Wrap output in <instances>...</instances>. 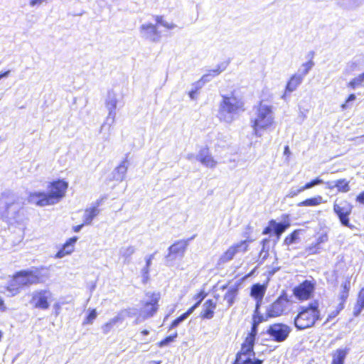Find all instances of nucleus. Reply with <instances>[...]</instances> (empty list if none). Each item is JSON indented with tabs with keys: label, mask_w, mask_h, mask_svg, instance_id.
I'll list each match as a JSON object with an SVG mask.
<instances>
[{
	"label": "nucleus",
	"mask_w": 364,
	"mask_h": 364,
	"mask_svg": "<svg viewBox=\"0 0 364 364\" xmlns=\"http://www.w3.org/2000/svg\"><path fill=\"white\" fill-rule=\"evenodd\" d=\"M68 187V183L63 180L53 181L48 186V193L41 191L31 193L28 201L41 207L55 205L64 198Z\"/></svg>",
	"instance_id": "1"
},
{
	"label": "nucleus",
	"mask_w": 364,
	"mask_h": 364,
	"mask_svg": "<svg viewBox=\"0 0 364 364\" xmlns=\"http://www.w3.org/2000/svg\"><path fill=\"white\" fill-rule=\"evenodd\" d=\"M318 184V177H316L314 180H312L311 181H310L309 183H306L304 186H302L300 187H292L289 190L287 196L289 197V198H293V197L297 196L301 192H302L306 189L311 188Z\"/></svg>",
	"instance_id": "23"
},
{
	"label": "nucleus",
	"mask_w": 364,
	"mask_h": 364,
	"mask_svg": "<svg viewBox=\"0 0 364 364\" xmlns=\"http://www.w3.org/2000/svg\"><path fill=\"white\" fill-rule=\"evenodd\" d=\"M51 296L52 294L49 290H36L31 294L30 304L36 309L46 310L50 306L48 299H50Z\"/></svg>",
	"instance_id": "11"
},
{
	"label": "nucleus",
	"mask_w": 364,
	"mask_h": 364,
	"mask_svg": "<svg viewBox=\"0 0 364 364\" xmlns=\"http://www.w3.org/2000/svg\"><path fill=\"white\" fill-rule=\"evenodd\" d=\"M100 213V210L97 206L87 208L83 215V222L85 225H90L93 219Z\"/></svg>",
	"instance_id": "26"
},
{
	"label": "nucleus",
	"mask_w": 364,
	"mask_h": 364,
	"mask_svg": "<svg viewBox=\"0 0 364 364\" xmlns=\"http://www.w3.org/2000/svg\"><path fill=\"white\" fill-rule=\"evenodd\" d=\"M303 78L299 75L295 73L288 81L286 86V92H291L294 91L297 87L301 83ZM286 94L282 96V98L285 97Z\"/></svg>",
	"instance_id": "25"
},
{
	"label": "nucleus",
	"mask_w": 364,
	"mask_h": 364,
	"mask_svg": "<svg viewBox=\"0 0 364 364\" xmlns=\"http://www.w3.org/2000/svg\"><path fill=\"white\" fill-rule=\"evenodd\" d=\"M226 67V63L219 64L216 69L211 70L209 73L203 75L200 80L203 81V84L205 85V83L210 81L213 77L218 75L221 72L225 70Z\"/></svg>",
	"instance_id": "24"
},
{
	"label": "nucleus",
	"mask_w": 364,
	"mask_h": 364,
	"mask_svg": "<svg viewBox=\"0 0 364 364\" xmlns=\"http://www.w3.org/2000/svg\"><path fill=\"white\" fill-rule=\"evenodd\" d=\"M318 250V239L316 240V242L314 245L311 246L306 249V252L309 254H314L316 253Z\"/></svg>",
	"instance_id": "52"
},
{
	"label": "nucleus",
	"mask_w": 364,
	"mask_h": 364,
	"mask_svg": "<svg viewBox=\"0 0 364 364\" xmlns=\"http://www.w3.org/2000/svg\"><path fill=\"white\" fill-rule=\"evenodd\" d=\"M146 296L149 299L143 303V307L140 309L141 316L144 319H147L154 316L159 309V301L160 294L159 293H147Z\"/></svg>",
	"instance_id": "10"
},
{
	"label": "nucleus",
	"mask_w": 364,
	"mask_h": 364,
	"mask_svg": "<svg viewBox=\"0 0 364 364\" xmlns=\"http://www.w3.org/2000/svg\"><path fill=\"white\" fill-rule=\"evenodd\" d=\"M356 99V96L355 94H350L348 95V98L346 100V102L344 105H343V108H347L349 105L352 102H353Z\"/></svg>",
	"instance_id": "50"
},
{
	"label": "nucleus",
	"mask_w": 364,
	"mask_h": 364,
	"mask_svg": "<svg viewBox=\"0 0 364 364\" xmlns=\"http://www.w3.org/2000/svg\"><path fill=\"white\" fill-rule=\"evenodd\" d=\"M263 360L255 357H246L240 358V355H236L234 364H262Z\"/></svg>",
	"instance_id": "33"
},
{
	"label": "nucleus",
	"mask_w": 364,
	"mask_h": 364,
	"mask_svg": "<svg viewBox=\"0 0 364 364\" xmlns=\"http://www.w3.org/2000/svg\"><path fill=\"white\" fill-rule=\"evenodd\" d=\"M197 161H200L203 166L208 168H215L217 161L213 159L209 149L206 146L201 148L196 156Z\"/></svg>",
	"instance_id": "18"
},
{
	"label": "nucleus",
	"mask_w": 364,
	"mask_h": 364,
	"mask_svg": "<svg viewBox=\"0 0 364 364\" xmlns=\"http://www.w3.org/2000/svg\"><path fill=\"white\" fill-rule=\"evenodd\" d=\"M204 85L203 84V81H200V80L197 82H196L195 83H193L192 85V89L193 90H195L196 92H198V91L202 88V87Z\"/></svg>",
	"instance_id": "57"
},
{
	"label": "nucleus",
	"mask_w": 364,
	"mask_h": 364,
	"mask_svg": "<svg viewBox=\"0 0 364 364\" xmlns=\"http://www.w3.org/2000/svg\"><path fill=\"white\" fill-rule=\"evenodd\" d=\"M265 319L264 318L263 315H257V314H253L252 317V334L257 333L258 332V326L259 323L264 321Z\"/></svg>",
	"instance_id": "36"
},
{
	"label": "nucleus",
	"mask_w": 364,
	"mask_h": 364,
	"mask_svg": "<svg viewBox=\"0 0 364 364\" xmlns=\"http://www.w3.org/2000/svg\"><path fill=\"white\" fill-rule=\"evenodd\" d=\"M117 95L113 91H109L106 99V107L107 108L109 113L106 122L101 127V131L105 127L107 124L110 127L111 124L114 122L116 115L115 109L117 108Z\"/></svg>",
	"instance_id": "14"
},
{
	"label": "nucleus",
	"mask_w": 364,
	"mask_h": 364,
	"mask_svg": "<svg viewBox=\"0 0 364 364\" xmlns=\"http://www.w3.org/2000/svg\"><path fill=\"white\" fill-rule=\"evenodd\" d=\"M21 289V287L20 284H18L16 274H14L13 278L9 282L6 289L12 296H14L20 292Z\"/></svg>",
	"instance_id": "31"
},
{
	"label": "nucleus",
	"mask_w": 364,
	"mask_h": 364,
	"mask_svg": "<svg viewBox=\"0 0 364 364\" xmlns=\"http://www.w3.org/2000/svg\"><path fill=\"white\" fill-rule=\"evenodd\" d=\"M337 4L344 8L348 9H355L360 6L364 0H336Z\"/></svg>",
	"instance_id": "32"
},
{
	"label": "nucleus",
	"mask_w": 364,
	"mask_h": 364,
	"mask_svg": "<svg viewBox=\"0 0 364 364\" xmlns=\"http://www.w3.org/2000/svg\"><path fill=\"white\" fill-rule=\"evenodd\" d=\"M254 346L249 345L247 343H243L242 344V348L240 351H239L237 355H240V358H243V356L245 357H255V353L253 350Z\"/></svg>",
	"instance_id": "34"
},
{
	"label": "nucleus",
	"mask_w": 364,
	"mask_h": 364,
	"mask_svg": "<svg viewBox=\"0 0 364 364\" xmlns=\"http://www.w3.org/2000/svg\"><path fill=\"white\" fill-rule=\"evenodd\" d=\"M269 242H270V240H269V238L263 239L262 240V242H261L262 245V247L261 250H264V251L269 252Z\"/></svg>",
	"instance_id": "55"
},
{
	"label": "nucleus",
	"mask_w": 364,
	"mask_h": 364,
	"mask_svg": "<svg viewBox=\"0 0 364 364\" xmlns=\"http://www.w3.org/2000/svg\"><path fill=\"white\" fill-rule=\"evenodd\" d=\"M336 186L339 191L348 192L350 189L348 181L346 179H341L336 181Z\"/></svg>",
	"instance_id": "42"
},
{
	"label": "nucleus",
	"mask_w": 364,
	"mask_h": 364,
	"mask_svg": "<svg viewBox=\"0 0 364 364\" xmlns=\"http://www.w3.org/2000/svg\"><path fill=\"white\" fill-rule=\"evenodd\" d=\"M187 318L183 315L181 314L180 316L174 319L170 326V329L176 328L178 326H179L183 321H184Z\"/></svg>",
	"instance_id": "47"
},
{
	"label": "nucleus",
	"mask_w": 364,
	"mask_h": 364,
	"mask_svg": "<svg viewBox=\"0 0 364 364\" xmlns=\"http://www.w3.org/2000/svg\"><path fill=\"white\" fill-rule=\"evenodd\" d=\"M178 333L175 332L173 335L168 336L161 340L159 343H158V346L160 348H163L164 346H168L171 343L173 342L174 340L177 338Z\"/></svg>",
	"instance_id": "41"
},
{
	"label": "nucleus",
	"mask_w": 364,
	"mask_h": 364,
	"mask_svg": "<svg viewBox=\"0 0 364 364\" xmlns=\"http://www.w3.org/2000/svg\"><path fill=\"white\" fill-rule=\"evenodd\" d=\"M248 245L247 240H242L228 248L219 259V264H225L233 259L236 253L242 250L246 252L247 250Z\"/></svg>",
	"instance_id": "16"
},
{
	"label": "nucleus",
	"mask_w": 364,
	"mask_h": 364,
	"mask_svg": "<svg viewBox=\"0 0 364 364\" xmlns=\"http://www.w3.org/2000/svg\"><path fill=\"white\" fill-rule=\"evenodd\" d=\"M97 313L96 309H92L89 311L87 316H86L85 321H83V324H91L93 321L97 318Z\"/></svg>",
	"instance_id": "46"
},
{
	"label": "nucleus",
	"mask_w": 364,
	"mask_h": 364,
	"mask_svg": "<svg viewBox=\"0 0 364 364\" xmlns=\"http://www.w3.org/2000/svg\"><path fill=\"white\" fill-rule=\"evenodd\" d=\"M141 273L143 277V281L144 282H145L149 279V267L145 266L142 269Z\"/></svg>",
	"instance_id": "56"
},
{
	"label": "nucleus",
	"mask_w": 364,
	"mask_h": 364,
	"mask_svg": "<svg viewBox=\"0 0 364 364\" xmlns=\"http://www.w3.org/2000/svg\"><path fill=\"white\" fill-rule=\"evenodd\" d=\"M364 309V287L362 288L358 295L357 302L353 310L354 316H358Z\"/></svg>",
	"instance_id": "29"
},
{
	"label": "nucleus",
	"mask_w": 364,
	"mask_h": 364,
	"mask_svg": "<svg viewBox=\"0 0 364 364\" xmlns=\"http://www.w3.org/2000/svg\"><path fill=\"white\" fill-rule=\"evenodd\" d=\"M198 307V304H194L191 308H189L185 313L183 314L188 318L190 315H191L193 311Z\"/></svg>",
	"instance_id": "54"
},
{
	"label": "nucleus",
	"mask_w": 364,
	"mask_h": 364,
	"mask_svg": "<svg viewBox=\"0 0 364 364\" xmlns=\"http://www.w3.org/2000/svg\"><path fill=\"white\" fill-rule=\"evenodd\" d=\"M269 257V252L260 250L259 254V264H262Z\"/></svg>",
	"instance_id": "51"
},
{
	"label": "nucleus",
	"mask_w": 364,
	"mask_h": 364,
	"mask_svg": "<svg viewBox=\"0 0 364 364\" xmlns=\"http://www.w3.org/2000/svg\"><path fill=\"white\" fill-rule=\"evenodd\" d=\"M140 32L143 38L151 42H159L161 38L156 26L151 23L141 25Z\"/></svg>",
	"instance_id": "17"
},
{
	"label": "nucleus",
	"mask_w": 364,
	"mask_h": 364,
	"mask_svg": "<svg viewBox=\"0 0 364 364\" xmlns=\"http://www.w3.org/2000/svg\"><path fill=\"white\" fill-rule=\"evenodd\" d=\"M266 287L259 283L255 284L251 287L250 296L254 298L263 299L266 292Z\"/></svg>",
	"instance_id": "27"
},
{
	"label": "nucleus",
	"mask_w": 364,
	"mask_h": 364,
	"mask_svg": "<svg viewBox=\"0 0 364 364\" xmlns=\"http://www.w3.org/2000/svg\"><path fill=\"white\" fill-rule=\"evenodd\" d=\"M47 0H30V6H35L41 4L43 2L46 1Z\"/></svg>",
	"instance_id": "58"
},
{
	"label": "nucleus",
	"mask_w": 364,
	"mask_h": 364,
	"mask_svg": "<svg viewBox=\"0 0 364 364\" xmlns=\"http://www.w3.org/2000/svg\"><path fill=\"white\" fill-rule=\"evenodd\" d=\"M317 205H318V198L316 197L306 199L298 203V206H316Z\"/></svg>",
	"instance_id": "44"
},
{
	"label": "nucleus",
	"mask_w": 364,
	"mask_h": 364,
	"mask_svg": "<svg viewBox=\"0 0 364 364\" xmlns=\"http://www.w3.org/2000/svg\"><path fill=\"white\" fill-rule=\"evenodd\" d=\"M346 356V353L343 350H338L331 364H343Z\"/></svg>",
	"instance_id": "39"
},
{
	"label": "nucleus",
	"mask_w": 364,
	"mask_h": 364,
	"mask_svg": "<svg viewBox=\"0 0 364 364\" xmlns=\"http://www.w3.org/2000/svg\"><path fill=\"white\" fill-rule=\"evenodd\" d=\"M357 201L364 205V191L361 192L356 198Z\"/></svg>",
	"instance_id": "61"
},
{
	"label": "nucleus",
	"mask_w": 364,
	"mask_h": 364,
	"mask_svg": "<svg viewBox=\"0 0 364 364\" xmlns=\"http://www.w3.org/2000/svg\"><path fill=\"white\" fill-rule=\"evenodd\" d=\"M339 314L338 311H337L336 309L333 311L328 316V318L326 320V321H331L332 320L333 318H336L338 314Z\"/></svg>",
	"instance_id": "59"
},
{
	"label": "nucleus",
	"mask_w": 364,
	"mask_h": 364,
	"mask_svg": "<svg viewBox=\"0 0 364 364\" xmlns=\"http://www.w3.org/2000/svg\"><path fill=\"white\" fill-rule=\"evenodd\" d=\"M289 299L286 294L280 295L267 309V317L272 318L282 315L287 309Z\"/></svg>",
	"instance_id": "13"
},
{
	"label": "nucleus",
	"mask_w": 364,
	"mask_h": 364,
	"mask_svg": "<svg viewBox=\"0 0 364 364\" xmlns=\"http://www.w3.org/2000/svg\"><path fill=\"white\" fill-rule=\"evenodd\" d=\"M207 296V293L204 290H201L199 293L196 294L193 297L197 301L195 304H198V306L200 305L203 299Z\"/></svg>",
	"instance_id": "48"
},
{
	"label": "nucleus",
	"mask_w": 364,
	"mask_h": 364,
	"mask_svg": "<svg viewBox=\"0 0 364 364\" xmlns=\"http://www.w3.org/2000/svg\"><path fill=\"white\" fill-rule=\"evenodd\" d=\"M77 237H73L68 240L65 243L68 245H70L71 247L73 248L74 244L77 242Z\"/></svg>",
	"instance_id": "60"
},
{
	"label": "nucleus",
	"mask_w": 364,
	"mask_h": 364,
	"mask_svg": "<svg viewBox=\"0 0 364 364\" xmlns=\"http://www.w3.org/2000/svg\"><path fill=\"white\" fill-rule=\"evenodd\" d=\"M329 232L330 228L328 227L320 228V245L328 241Z\"/></svg>",
	"instance_id": "45"
},
{
	"label": "nucleus",
	"mask_w": 364,
	"mask_h": 364,
	"mask_svg": "<svg viewBox=\"0 0 364 364\" xmlns=\"http://www.w3.org/2000/svg\"><path fill=\"white\" fill-rule=\"evenodd\" d=\"M299 230H294L290 235H289L284 240V245H290L295 244L299 240Z\"/></svg>",
	"instance_id": "37"
},
{
	"label": "nucleus",
	"mask_w": 364,
	"mask_h": 364,
	"mask_svg": "<svg viewBox=\"0 0 364 364\" xmlns=\"http://www.w3.org/2000/svg\"><path fill=\"white\" fill-rule=\"evenodd\" d=\"M136 248L134 246L122 247L119 250V255L124 258V263L129 264L132 256L135 252Z\"/></svg>",
	"instance_id": "28"
},
{
	"label": "nucleus",
	"mask_w": 364,
	"mask_h": 364,
	"mask_svg": "<svg viewBox=\"0 0 364 364\" xmlns=\"http://www.w3.org/2000/svg\"><path fill=\"white\" fill-rule=\"evenodd\" d=\"M364 82V73L359 75L358 77L352 79L349 82L348 86L352 89H355L358 87L363 86V83Z\"/></svg>",
	"instance_id": "38"
},
{
	"label": "nucleus",
	"mask_w": 364,
	"mask_h": 364,
	"mask_svg": "<svg viewBox=\"0 0 364 364\" xmlns=\"http://www.w3.org/2000/svg\"><path fill=\"white\" fill-rule=\"evenodd\" d=\"M155 20H156V23L160 24V25L166 27V28L173 29L176 27V24H174L173 23H169L168 22L165 21L164 20V18L162 16H156Z\"/></svg>",
	"instance_id": "43"
},
{
	"label": "nucleus",
	"mask_w": 364,
	"mask_h": 364,
	"mask_svg": "<svg viewBox=\"0 0 364 364\" xmlns=\"http://www.w3.org/2000/svg\"><path fill=\"white\" fill-rule=\"evenodd\" d=\"M1 203L4 204V210L2 213L4 217L9 220L19 222L21 220V213L23 203L16 194L10 191H6L1 193Z\"/></svg>",
	"instance_id": "4"
},
{
	"label": "nucleus",
	"mask_w": 364,
	"mask_h": 364,
	"mask_svg": "<svg viewBox=\"0 0 364 364\" xmlns=\"http://www.w3.org/2000/svg\"><path fill=\"white\" fill-rule=\"evenodd\" d=\"M273 120L272 106L262 102H259L258 105L254 106L250 122L254 133L257 136H260L259 131L271 126Z\"/></svg>",
	"instance_id": "3"
},
{
	"label": "nucleus",
	"mask_w": 364,
	"mask_h": 364,
	"mask_svg": "<svg viewBox=\"0 0 364 364\" xmlns=\"http://www.w3.org/2000/svg\"><path fill=\"white\" fill-rule=\"evenodd\" d=\"M125 316H130V313L128 310H122L118 314L109 320L107 323L102 326V332L105 334L108 333L114 325L118 323H122Z\"/></svg>",
	"instance_id": "19"
},
{
	"label": "nucleus",
	"mask_w": 364,
	"mask_h": 364,
	"mask_svg": "<svg viewBox=\"0 0 364 364\" xmlns=\"http://www.w3.org/2000/svg\"><path fill=\"white\" fill-rule=\"evenodd\" d=\"M84 225H85V224H84V223H82V224H81V225H76V226L73 227V230H74V232H79L82 230V227L84 226Z\"/></svg>",
	"instance_id": "63"
},
{
	"label": "nucleus",
	"mask_w": 364,
	"mask_h": 364,
	"mask_svg": "<svg viewBox=\"0 0 364 364\" xmlns=\"http://www.w3.org/2000/svg\"><path fill=\"white\" fill-rule=\"evenodd\" d=\"M216 306V302L213 299L206 300L202 306V311L200 315V318L203 319L213 318Z\"/></svg>",
	"instance_id": "20"
},
{
	"label": "nucleus",
	"mask_w": 364,
	"mask_h": 364,
	"mask_svg": "<svg viewBox=\"0 0 364 364\" xmlns=\"http://www.w3.org/2000/svg\"><path fill=\"white\" fill-rule=\"evenodd\" d=\"M350 288V282L349 279H346L344 282L341 284V291L339 296L340 301L346 302Z\"/></svg>",
	"instance_id": "35"
},
{
	"label": "nucleus",
	"mask_w": 364,
	"mask_h": 364,
	"mask_svg": "<svg viewBox=\"0 0 364 364\" xmlns=\"http://www.w3.org/2000/svg\"><path fill=\"white\" fill-rule=\"evenodd\" d=\"M244 103L242 100L235 95L233 92L222 95L220 102L218 117L220 121L231 123L240 110H243Z\"/></svg>",
	"instance_id": "2"
},
{
	"label": "nucleus",
	"mask_w": 364,
	"mask_h": 364,
	"mask_svg": "<svg viewBox=\"0 0 364 364\" xmlns=\"http://www.w3.org/2000/svg\"><path fill=\"white\" fill-rule=\"evenodd\" d=\"M353 206L346 200H336L333 205L334 213L338 216L342 225L350 228L349 215Z\"/></svg>",
	"instance_id": "9"
},
{
	"label": "nucleus",
	"mask_w": 364,
	"mask_h": 364,
	"mask_svg": "<svg viewBox=\"0 0 364 364\" xmlns=\"http://www.w3.org/2000/svg\"><path fill=\"white\" fill-rule=\"evenodd\" d=\"M316 289V282L306 279L293 289L294 296L299 301L310 299Z\"/></svg>",
	"instance_id": "8"
},
{
	"label": "nucleus",
	"mask_w": 364,
	"mask_h": 364,
	"mask_svg": "<svg viewBox=\"0 0 364 364\" xmlns=\"http://www.w3.org/2000/svg\"><path fill=\"white\" fill-rule=\"evenodd\" d=\"M314 56V53L311 51L309 52L306 55V59L308 60L307 62L303 63L299 68L296 74L299 75L301 78H304V77L308 74L309 70L314 65V63L312 60Z\"/></svg>",
	"instance_id": "22"
},
{
	"label": "nucleus",
	"mask_w": 364,
	"mask_h": 364,
	"mask_svg": "<svg viewBox=\"0 0 364 364\" xmlns=\"http://www.w3.org/2000/svg\"><path fill=\"white\" fill-rule=\"evenodd\" d=\"M257 333L252 334V331L248 333L247 336L245 338V341L244 343H247L249 345L254 346L255 342V338L257 336Z\"/></svg>",
	"instance_id": "49"
},
{
	"label": "nucleus",
	"mask_w": 364,
	"mask_h": 364,
	"mask_svg": "<svg viewBox=\"0 0 364 364\" xmlns=\"http://www.w3.org/2000/svg\"><path fill=\"white\" fill-rule=\"evenodd\" d=\"M318 319V301L314 300L307 306H300L294 323L298 330L311 327Z\"/></svg>",
	"instance_id": "5"
},
{
	"label": "nucleus",
	"mask_w": 364,
	"mask_h": 364,
	"mask_svg": "<svg viewBox=\"0 0 364 364\" xmlns=\"http://www.w3.org/2000/svg\"><path fill=\"white\" fill-rule=\"evenodd\" d=\"M291 331V328L290 326L284 323H277L270 325L266 332L272 341L281 343L287 340Z\"/></svg>",
	"instance_id": "7"
},
{
	"label": "nucleus",
	"mask_w": 364,
	"mask_h": 364,
	"mask_svg": "<svg viewBox=\"0 0 364 364\" xmlns=\"http://www.w3.org/2000/svg\"><path fill=\"white\" fill-rule=\"evenodd\" d=\"M10 73H11V70H6L5 72H2V73H0V80L3 78H6L7 77H9V75H10Z\"/></svg>",
	"instance_id": "62"
},
{
	"label": "nucleus",
	"mask_w": 364,
	"mask_h": 364,
	"mask_svg": "<svg viewBox=\"0 0 364 364\" xmlns=\"http://www.w3.org/2000/svg\"><path fill=\"white\" fill-rule=\"evenodd\" d=\"M128 165L129 162L126 158L113 170L112 173L113 179L120 182L122 181L125 178Z\"/></svg>",
	"instance_id": "21"
},
{
	"label": "nucleus",
	"mask_w": 364,
	"mask_h": 364,
	"mask_svg": "<svg viewBox=\"0 0 364 364\" xmlns=\"http://www.w3.org/2000/svg\"><path fill=\"white\" fill-rule=\"evenodd\" d=\"M197 94V92H196L195 90H193L191 89L190 91H189V97L191 100H194L195 97H196V95Z\"/></svg>",
	"instance_id": "64"
},
{
	"label": "nucleus",
	"mask_w": 364,
	"mask_h": 364,
	"mask_svg": "<svg viewBox=\"0 0 364 364\" xmlns=\"http://www.w3.org/2000/svg\"><path fill=\"white\" fill-rule=\"evenodd\" d=\"M238 286L235 285L230 287L228 291L225 293L224 296V299L226 300L228 303V306L230 307L235 303V299L238 294Z\"/></svg>",
	"instance_id": "30"
},
{
	"label": "nucleus",
	"mask_w": 364,
	"mask_h": 364,
	"mask_svg": "<svg viewBox=\"0 0 364 364\" xmlns=\"http://www.w3.org/2000/svg\"><path fill=\"white\" fill-rule=\"evenodd\" d=\"M194 237H190L185 240H178L172 245H171L168 250V253L166 255V258H171V259H176L177 257H183L186 248L189 244V242L193 239Z\"/></svg>",
	"instance_id": "15"
},
{
	"label": "nucleus",
	"mask_w": 364,
	"mask_h": 364,
	"mask_svg": "<svg viewBox=\"0 0 364 364\" xmlns=\"http://www.w3.org/2000/svg\"><path fill=\"white\" fill-rule=\"evenodd\" d=\"M15 274L21 288L40 282V274L37 269L21 270L16 272Z\"/></svg>",
	"instance_id": "12"
},
{
	"label": "nucleus",
	"mask_w": 364,
	"mask_h": 364,
	"mask_svg": "<svg viewBox=\"0 0 364 364\" xmlns=\"http://www.w3.org/2000/svg\"><path fill=\"white\" fill-rule=\"evenodd\" d=\"M290 227V222L288 215H282V220L277 222L274 220H269L268 225L263 230L262 235L273 234L277 237L275 242L279 239L283 232Z\"/></svg>",
	"instance_id": "6"
},
{
	"label": "nucleus",
	"mask_w": 364,
	"mask_h": 364,
	"mask_svg": "<svg viewBox=\"0 0 364 364\" xmlns=\"http://www.w3.org/2000/svg\"><path fill=\"white\" fill-rule=\"evenodd\" d=\"M73 251V248L70 245L65 243L63 247L57 252L56 257L62 258L66 255L70 254Z\"/></svg>",
	"instance_id": "40"
},
{
	"label": "nucleus",
	"mask_w": 364,
	"mask_h": 364,
	"mask_svg": "<svg viewBox=\"0 0 364 364\" xmlns=\"http://www.w3.org/2000/svg\"><path fill=\"white\" fill-rule=\"evenodd\" d=\"M255 301H256V305H255V309L254 311V314H257V315H262L259 312V308L262 305V299H258V298H256L255 299Z\"/></svg>",
	"instance_id": "53"
}]
</instances>
